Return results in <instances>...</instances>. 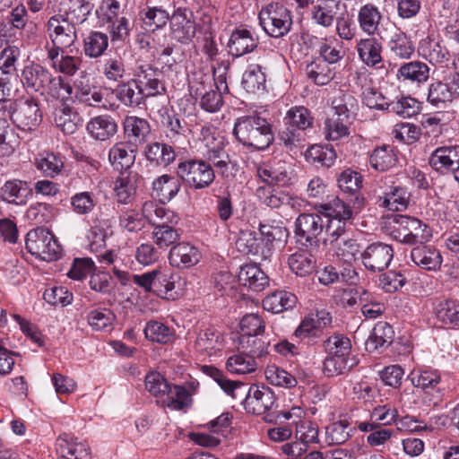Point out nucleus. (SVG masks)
Returning <instances> with one entry per match:
<instances>
[{
    "instance_id": "f257e3e1",
    "label": "nucleus",
    "mask_w": 459,
    "mask_h": 459,
    "mask_svg": "<svg viewBox=\"0 0 459 459\" xmlns=\"http://www.w3.org/2000/svg\"><path fill=\"white\" fill-rule=\"evenodd\" d=\"M160 124L165 142L146 144L144 156L150 163L166 169L176 160L175 149L189 144V129L186 122L176 113H164Z\"/></svg>"
},
{
    "instance_id": "f03ea898",
    "label": "nucleus",
    "mask_w": 459,
    "mask_h": 459,
    "mask_svg": "<svg viewBox=\"0 0 459 459\" xmlns=\"http://www.w3.org/2000/svg\"><path fill=\"white\" fill-rule=\"evenodd\" d=\"M232 133L239 143L254 150L267 149L274 139L272 125L256 113L238 117Z\"/></svg>"
},
{
    "instance_id": "7ed1b4c3",
    "label": "nucleus",
    "mask_w": 459,
    "mask_h": 459,
    "mask_svg": "<svg viewBox=\"0 0 459 459\" xmlns=\"http://www.w3.org/2000/svg\"><path fill=\"white\" fill-rule=\"evenodd\" d=\"M21 81L27 88L55 100L65 99L73 93L72 85L62 76H54L46 67L36 63L23 67Z\"/></svg>"
},
{
    "instance_id": "20e7f679",
    "label": "nucleus",
    "mask_w": 459,
    "mask_h": 459,
    "mask_svg": "<svg viewBox=\"0 0 459 459\" xmlns=\"http://www.w3.org/2000/svg\"><path fill=\"white\" fill-rule=\"evenodd\" d=\"M314 117L304 106L290 108L283 117L284 127L279 133V139L292 150L303 146L306 140V130L313 125Z\"/></svg>"
},
{
    "instance_id": "39448f33",
    "label": "nucleus",
    "mask_w": 459,
    "mask_h": 459,
    "mask_svg": "<svg viewBox=\"0 0 459 459\" xmlns=\"http://www.w3.org/2000/svg\"><path fill=\"white\" fill-rule=\"evenodd\" d=\"M259 24L264 32L275 39L287 35L292 26L291 11L278 2H272L261 8Z\"/></svg>"
},
{
    "instance_id": "423d86ee",
    "label": "nucleus",
    "mask_w": 459,
    "mask_h": 459,
    "mask_svg": "<svg viewBox=\"0 0 459 459\" xmlns=\"http://www.w3.org/2000/svg\"><path fill=\"white\" fill-rule=\"evenodd\" d=\"M306 411L299 405H294L288 409L281 410L275 417V423L283 424L284 421H290V425L295 427L296 439L304 444H318L319 429L316 423L306 420Z\"/></svg>"
},
{
    "instance_id": "0eeeda50",
    "label": "nucleus",
    "mask_w": 459,
    "mask_h": 459,
    "mask_svg": "<svg viewBox=\"0 0 459 459\" xmlns=\"http://www.w3.org/2000/svg\"><path fill=\"white\" fill-rule=\"evenodd\" d=\"M25 247L30 254L47 262L57 260L62 254L55 236L44 228L30 230L26 235Z\"/></svg>"
},
{
    "instance_id": "6e6552de",
    "label": "nucleus",
    "mask_w": 459,
    "mask_h": 459,
    "mask_svg": "<svg viewBox=\"0 0 459 459\" xmlns=\"http://www.w3.org/2000/svg\"><path fill=\"white\" fill-rule=\"evenodd\" d=\"M325 220L321 212L299 214L295 222L297 243L306 248L317 247L319 245L318 237L325 227Z\"/></svg>"
},
{
    "instance_id": "1a4fd4ad",
    "label": "nucleus",
    "mask_w": 459,
    "mask_h": 459,
    "mask_svg": "<svg viewBox=\"0 0 459 459\" xmlns=\"http://www.w3.org/2000/svg\"><path fill=\"white\" fill-rule=\"evenodd\" d=\"M12 121L24 131L34 130L42 121L39 102L32 97L20 98L12 101Z\"/></svg>"
},
{
    "instance_id": "9d476101",
    "label": "nucleus",
    "mask_w": 459,
    "mask_h": 459,
    "mask_svg": "<svg viewBox=\"0 0 459 459\" xmlns=\"http://www.w3.org/2000/svg\"><path fill=\"white\" fill-rule=\"evenodd\" d=\"M175 278L169 269L157 268L142 274H133L132 281L146 292L162 297L174 290Z\"/></svg>"
},
{
    "instance_id": "9b49d317",
    "label": "nucleus",
    "mask_w": 459,
    "mask_h": 459,
    "mask_svg": "<svg viewBox=\"0 0 459 459\" xmlns=\"http://www.w3.org/2000/svg\"><path fill=\"white\" fill-rule=\"evenodd\" d=\"M395 224L394 230L398 231L395 238L408 245L423 244L430 238L427 225L421 221L405 215L395 214L392 217Z\"/></svg>"
},
{
    "instance_id": "f8f14e48",
    "label": "nucleus",
    "mask_w": 459,
    "mask_h": 459,
    "mask_svg": "<svg viewBox=\"0 0 459 459\" xmlns=\"http://www.w3.org/2000/svg\"><path fill=\"white\" fill-rule=\"evenodd\" d=\"M394 254V248L391 245L377 241L368 244L362 250L360 260L367 271L371 273L382 272L391 264Z\"/></svg>"
},
{
    "instance_id": "ddd939ff",
    "label": "nucleus",
    "mask_w": 459,
    "mask_h": 459,
    "mask_svg": "<svg viewBox=\"0 0 459 459\" xmlns=\"http://www.w3.org/2000/svg\"><path fill=\"white\" fill-rule=\"evenodd\" d=\"M276 402L273 392L270 388L250 387L248 394L245 400V408L248 412L256 415H264V420L268 422H275V417L279 411L269 412L273 409Z\"/></svg>"
},
{
    "instance_id": "4468645a",
    "label": "nucleus",
    "mask_w": 459,
    "mask_h": 459,
    "mask_svg": "<svg viewBox=\"0 0 459 459\" xmlns=\"http://www.w3.org/2000/svg\"><path fill=\"white\" fill-rule=\"evenodd\" d=\"M189 88L191 94L199 99V106L204 111L215 113L223 106V93L213 89L206 75H202L198 81L191 82Z\"/></svg>"
},
{
    "instance_id": "2eb2a0df",
    "label": "nucleus",
    "mask_w": 459,
    "mask_h": 459,
    "mask_svg": "<svg viewBox=\"0 0 459 459\" xmlns=\"http://www.w3.org/2000/svg\"><path fill=\"white\" fill-rule=\"evenodd\" d=\"M171 37L181 44H188L195 36L196 26L193 13L178 8L170 17Z\"/></svg>"
},
{
    "instance_id": "dca6fc26",
    "label": "nucleus",
    "mask_w": 459,
    "mask_h": 459,
    "mask_svg": "<svg viewBox=\"0 0 459 459\" xmlns=\"http://www.w3.org/2000/svg\"><path fill=\"white\" fill-rule=\"evenodd\" d=\"M48 32L53 45L65 48L72 47L77 40V32L74 23L65 19L52 16L48 22Z\"/></svg>"
},
{
    "instance_id": "f3484780",
    "label": "nucleus",
    "mask_w": 459,
    "mask_h": 459,
    "mask_svg": "<svg viewBox=\"0 0 459 459\" xmlns=\"http://www.w3.org/2000/svg\"><path fill=\"white\" fill-rule=\"evenodd\" d=\"M135 76L134 79L145 99L160 95L165 91V86L160 80V71L150 65H141Z\"/></svg>"
},
{
    "instance_id": "a211bd4d",
    "label": "nucleus",
    "mask_w": 459,
    "mask_h": 459,
    "mask_svg": "<svg viewBox=\"0 0 459 459\" xmlns=\"http://www.w3.org/2000/svg\"><path fill=\"white\" fill-rule=\"evenodd\" d=\"M258 230L261 236L274 250L284 247L290 235L284 221L281 220H264L259 222Z\"/></svg>"
},
{
    "instance_id": "6ab92c4d",
    "label": "nucleus",
    "mask_w": 459,
    "mask_h": 459,
    "mask_svg": "<svg viewBox=\"0 0 459 459\" xmlns=\"http://www.w3.org/2000/svg\"><path fill=\"white\" fill-rule=\"evenodd\" d=\"M409 378L416 388H420L425 394H432L437 401L441 399L439 384L441 381L440 374L436 369L431 368H415Z\"/></svg>"
},
{
    "instance_id": "aec40b11",
    "label": "nucleus",
    "mask_w": 459,
    "mask_h": 459,
    "mask_svg": "<svg viewBox=\"0 0 459 459\" xmlns=\"http://www.w3.org/2000/svg\"><path fill=\"white\" fill-rule=\"evenodd\" d=\"M117 129V122L108 114L95 116L86 124L87 133L92 139L100 142L110 140L116 135Z\"/></svg>"
},
{
    "instance_id": "412c9836",
    "label": "nucleus",
    "mask_w": 459,
    "mask_h": 459,
    "mask_svg": "<svg viewBox=\"0 0 459 459\" xmlns=\"http://www.w3.org/2000/svg\"><path fill=\"white\" fill-rule=\"evenodd\" d=\"M356 49L359 60L368 67L380 69L384 66L383 46L376 38L361 39Z\"/></svg>"
},
{
    "instance_id": "4be33fe9",
    "label": "nucleus",
    "mask_w": 459,
    "mask_h": 459,
    "mask_svg": "<svg viewBox=\"0 0 459 459\" xmlns=\"http://www.w3.org/2000/svg\"><path fill=\"white\" fill-rule=\"evenodd\" d=\"M56 450L62 459H90L91 452L87 444L78 442L68 433H62L56 440Z\"/></svg>"
},
{
    "instance_id": "5701e85b",
    "label": "nucleus",
    "mask_w": 459,
    "mask_h": 459,
    "mask_svg": "<svg viewBox=\"0 0 459 459\" xmlns=\"http://www.w3.org/2000/svg\"><path fill=\"white\" fill-rule=\"evenodd\" d=\"M202 258L199 249L188 242H181L170 248L169 260L172 266L190 268L197 264Z\"/></svg>"
},
{
    "instance_id": "b1692460",
    "label": "nucleus",
    "mask_w": 459,
    "mask_h": 459,
    "mask_svg": "<svg viewBox=\"0 0 459 459\" xmlns=\"http://www.w3.org/2000/svg\"><path fill=\"white\" fill-rule=\"evenodd\" d=\"M238 244L244 253L261 261L269 260L275 251L262 236L258 238L255 232L242 233Z\"/></svg>"
},
{
    "instance_id": "393cba45",
    "label": "nucleus",
    "mask_w": 459,
    "mask_h": 459,
    "mask_svg": "<svg viewBox=\"0 0 459 459\" xmlns=\"http://www.w3.org/2000/svg\"><path fill=\"white\" fill-rule=\"evenodd\" d=\"M125 137L131 144L144 143L151 135V125L147 119L136 116H126L123 121Z\"/></svg>"
},
{
    "instance_id": "a878e982",
    "label": "nucleus",
    "mask_w": 459,
    "mask_h": 459,
    "mask_svg": "<svg viewBox=\"0 0 459 459\" xmlns=\"http://www.w3.org/2000/svg\"><path fill=\"white\" fill-rule=\"evenodd\" d=\"M414 246L411 250L410 256L417 266L428 271L439 269L442 264V256L437 249L424 243Z\"/></svg>"
},
{
    "instance_id": "bb28decb",
    "label": "nucleus",
    "mask_w": 459,
    "mask_h": 459,
    "mask_svg": "<svg viewBox=\"0 0 459 459\" xmlns=\"http://www.w3.org/2000/svg\"><path fill=\"white\" fill-rule=\"evenodd\" d=\"M429 164L435 170H459V145L442 146L434 151L429 157Z\"/></svg>"
},
{
    "instance_id": "cd10ccee",
    "label": "nucleus",
    "mask_w": 459,
    "mask_h": 459,
    "mask_svg": "<svg viewBox=\"0 0 459 459\" xmlns=\"http://www.w3.org/2000/svg\"><path fill=\"white\" fill-rule=\"evenodd\" d=\"M418 52L432 64H441L449 57V51L443 41L433 35H429L420 41Z\"/></svg>"
},
{
    "instance_id": "c85d7f7f",
    "label": "nucleus",
    "mask_w": 459,
    "mask_h": 459,
    "mask_svg": "<svg viewBox=\"0 0 459 459\" xmlns=\"http://www.w3.org/2000/svg\"><path fill=\"white\" fill-rule=\"evenodd\" d=\"M238 282L254 291L263 290L269 283L268 276L255 264H247L240 267Z\"/></svg>"
},
{
    "instance_id": "c756f323",
    "label": "nucleus",
    "mask_w": 459,
    "mask_h": 459,
    "mask_svg": "<svg viewBox=\"0 0 459 459\" xmlns=\"http://www.w3.org/2000/svg\"><path fill=\"white\" fill-rule=\"evenodd\" d=\"M116 98L126 107H139L146 100L135 79L117 85L113 90Z\"/></svg>"
},
{
    "instance_id": "7c9ffc66",
    "label": "nucleus",
    "mask_w": 459,
    "mask_h": 459,
    "mask_svg": "<svg viewBox=\"0 0 459 459\" xmlns=\"http://www.w3.org/2000/svg\"><path fill=\"white\" fill-rule=\"evenodd\" d=\"M258 45V39L246 29L235 30L230 38L229 52L234 56H241L252 52Z\"/></svg>"
},
{
    "instance_id": "2f4dec72",
    "label": "nucleus",
    "mask_w": 459,
    "mask_h": 459,
    "mask_svg": "<svg viewBox=\"0 0 459 459\" xmlns=\"http://www.w3.org/2000/svg\"><path fill=\"white\" fill-rule=\"evenodd\" d=\"M223 337L219 331L207 328L199 332L195 340V349L200 353L212 356L223 349Z\"/></svg>"
},
{
    "instance_id": "473e14b6",
    "label": "nucleus",
    "mask_w": 459,
    "mask_h": 459,
    "mask_svg": "<svg viewBox=\"0 0 459 459\" xmlns=\"http://www.w3.org/2000/svg\"><path fill=\"white\" fill-rule=\"evenodd\" d=\"M357 20L364 33L374 36L379 30L382 13L374 4L368 3L359 9Z\"/></svg>"
},
{
    "instance_id": "72a5a7b5",
    "label": "nucleus",
    "mask_w": 459,
    "mask_h": 459,
    "mask_svg": "<svg viewBox=\"0 0 459 459\" xmlns=\"http://www.w3.org/2000/svg\"><path fill=\"white\" fill-rule=\"evenodd\" d=\"M108 159L115 170L124 172L134 165L135 152L126 143H117L109 150Z\"/></svg>"
},
{
    "instance_id": "f704fd0d",
    "label": "nucleus",
    "mask_w": 459,
    "mask_h": 459,
    "mask_svg": "<svg viewBox=\"0 0 459 459\" xmlns=\"http://www.w3.org/2000/svg\"><path fill=\"white\" fill-rule=\"evenodd\" d=\"M297 304V297L286 290H276L263 300V307L273 314L292 309Z\"/></svg>"
},
{
    "instance_id": "c9c22d12",
    "label": "nucleus",
    "mask_w": 459,
    "mask_h": 459,
    "mask_svg": "<svg viewBox=\"0 0 459 459\" xmlns=\"http://www.w3.org/2000/svg\"><path fill=\"white\" fill-rule=\"evenodd\" d=\"M393 327L386 322H378L366 341V350L373 352L379 348L388 347L394 340Z\"/></svg>"
},
{
    "instance_id": "e433bc0d",
    "label": "nucleus",
    "mask_w": 459,
    "mask_h": 459,
    "mask_svg": "<svg viewBox=\"0 0 459 459\" xmlns=\"http://www.w3.org/2000/svg\"><path fill=\"white\" fill-rule=\"evenodd\" d=\"M359 364L356 357H340L327 355L323 363V373L327 377H333L351 371Z\"/></svg>"
},
{
    "instance_id": "4c0bfd02",
    "label": "nucleus",
    "mask_w": 459,
    "mask_h": 459,
    "mask_svg": "<svg viewBox=\"0 0 459 459\" xmlns=\"http://www.w3.org/2000/svg\"><path fill=\"white\" fill-rule=\"evenodd\" d=\"M108 48V36L101 31L91 30L82 39V51L85 56L99 58Z\"/></svg>"
},
{
    "instance_id": "58836bf2",
    "label": "nucleus",
    "mask_w": 459,
    "mask_h": 459,
    "mask_svg": "<svg viewBox=\"0 0 459 459\" xmlns=\"http://www.w3.org/2000/svg\"><path fill=\"white\" fill-rule=\"evenodd\" d=\"M153 192L160 199V202L165 204L169 202L180 189V178L178 174L171 176L162 174L153 183Z\"/></svg>"
},
{
    "instance_id": "ea45409f",
    "label": "nucleus",
    "mask_w": 459,
    "mask_h": 459,
    "mask_svg": "<svg viewBox=\"0 0 459 459\" xmlns=\"http://www.w3.org/2000/svg\"><path fill=\"white\" fill-rule=\"evenodd\" d=\"M140 178L138 174H121L114 185V192L118 204H129L135 195L137 183Z\"/></svg>"
},
{
    "instance_id": "a19ab883",
    "label": "nucleus",
    "mask_w": 459,
    "mask_h": 459,
    "mask_svg": "<svg viewBox=\"0 0 459 459\" xmlns=\"http://www.w3.org/2000/svg\"><path fill=\"white\" fill-rule=\"evenodd\" d=\"M338 186L343 193L353 195V207L359 211L364 204V198L359 191L363 186L361 174H340L337 178Z\"/></svg>"
},
{
    "instance_id": "79ce46f5",
    "label": "nucleus",
    "mask_w": 459,
    "mask_h": 459,
    "mask_svg": "<svg viewBox=\"0 0 459 459\" xmlns=\"http://www.w3.org/2000/svg\"><path fill=\"white\" fill-rule=\"evenodd\" d=\"M429 66L426 63L411 61L402 65L396 75L398 79L420 84L429 80Z\"/></svg>"
},
{
    "instance_id": "37998d69",
    "label": "nucleus",
    "mask_w": 459,
    "mask_h": 459,
    "mask_svg": "<svg viewBox=\"0 0 459 459\" xmlns=\"http://www.w3.org/2000/svg\"><path fill=\"white\" fill-rule=\"evenodd\" d=\"M339 0H316L313 6L312 19L323 27H330L339 10Z\"/></svg>"
},
{
    "instance_id": "c03bdc74",
    "label": "nucleus",
    "mask_w": 459,
    "mask_h": 459,
    "mask_svg": "<svg viewBox=\"0 0 459 459\" xmlns=\"http://www.w3.org/2000/svg\"><path fill=\"white\" fill-rule=\"evenodd\" d=\"M110 227V218H102L101 215L91 218V228L87 233L91 250L97 251L106 246L107 230Z\"/></svg>"
},
{
    "instance_id": "a18cd8bd",
    "label": "nucleus",
    "mask_w": 459,
    "mask_h": 459,
    "mask_svg": "<svg viewBox=\"0 0 459 459\" xmlns=\"http://www.w3.org/2000/svg\"><path fill=\"white\" fill-rule=\"evenodd\" d=\"M266 67L252 65L243 74L242 87L250 93L263 91L265 89Z\"/></svg>"
},
{
    "instance_id": "49530a36",
    "label": "nucleus",
    "mask_w": 459,
    "mask_h": 459,
    "mask_svg": "<svg viewBox=\"0 0 459 459\" xmlns=\"http://www.w3.org/2000/svg\"><path fill=\"white\" fill-rule=\"evenodd\" d=\"M306 74L316 85L324 86L334 78L335 71L327 62L315 58L307 65Z\"/></svg>"
},
{
    "instance_id": "de8ad7c7",
    "label": "nucleus",
    "mask_w": 459,
    "mask_h": 459,
    "mask_svg": "<svg viewBox=\"0 0 459 459\" xmlns=\"http://www.w3.org/2000/svg\"><path fill=\"white\" fill-rule=\"evenodd\" d=\"M409 195L407 191L400 186H392L389 190L378 198V205L387 208L389 211L399 212L406 209Z\"/></svg>"
},
{
    "instance_id": "09e8293b",
    "label": "nucleus",
    "mask_w": 459,
    "mask_h": 459,
    "mask_svg": "<svg viewBox=\"0 0 459 459\" xmlns=\"http://www.w3.org/2000/svg\"><path fill=\"white\" fill-rule=\"evenodd\" d=\"M454 99V90L448 83L441 81H436L429 85L427 101L437 108H443L452 102Z\"/></svg>"
},
{
    "instance_id": "8fccbe9b",
    "label": "nucleus",
    "mask_w": 459,
    "mask_h": 459,
    "mask_svg": "<svg viewBox=\"0 0 459 459\" xmlns=\"http://www.w3.org/2000/svg\"><path fill=\"white\" fill-rule=\"evenodd\" d=\"M332 250L339 261L349 265L355 262L362 252L358 240L348 237L332 246Z\"/></svg>"
},
{
    "instance_id": "3c124183",
    "label": "nucleus",
    "mask_w": 459,
    "mask_h": 459,
    "mask_svg": "<svg viewBox=\"0 0 459 459\" xmlns=\"http://www.w3.org/2000/svg\"><path fill=\"white\" fill-rule=\"evenodd\" d=\"M227 370L235 375L250 374L256 370L257 362L248 353L238 352L230 356L226 362Z\"/></svg>"
},
{
    "instance_id": "603ef678",
    "label": "nucleus",
    "mask_w": 459,
    "mask_h": 459,
    "mask_svg": "<svg viewBox=\"0 0 459 459\" xmlns=\"http://www.w3.org/2000/svg\"><path fill=\"white\" fill-rule=\"evenodd\" d=\"M350 119L334 114L325 121V134L329 141L346 138L350 134Z\"/></svg>"
},
{
    "instance_id": "864d4df0",
    "label": "nucleus",
    "mask_w": 459,
    "mask_h": 459,
    "mask_svg": "<svg viewBox=\"0 0 459 459\" xmlns=\"http://www.w3.org/2000/svg\"><path fill=\"white\" fill-rule=\"evenodd\" d=\"M28 186L25 181H7L1 191V198L9 204L23 205L26 204Z\"/></svg>"
},
{
    "instance_id": "5fc2aeb1",
    "label": "nucleus",
    "mask_w": 459,
    "mask_h": 459,
    "mask_svg": "<svg viewBox=\"0 0 459 459\" xmlns=\"http://www.w3.org/2000/svg\"><path fill=\"white\" fill-rule=\"evenodd\" d=\"M420 102L416 99L400 95L390 100L387 111L403 117H411L420 113Z\"/></svg>"
},
{
    "instance_id": "6e6d98bb",
    "label": "nucleus",
    "mask_w": 459,
    "mask_h": 459,
    "mask_svg": "<svg viewBox=\"0 0 459 459\" xmlns=\"http://www.w3.org/2000/svg\"><path fill=\"white\" fill-rule=\"evenodd\" d=\"M369 163L375 170L384 172L388 170L396 163V156L390 145L377 147L369 156Z\"/></svg>"
},
{
    "instance_id": "4d7b16f0",
    "label": "nucleus",
    "mask_w": 459,
    "mask_h": 459,
    "mask_svg": "<svg viewBox=\"0 0 459 459\" xmlns=\"http://www.w3.org/2000/svg\"><path fill=\"white\" fill-rule=\"evenodd\" d=\"M306 158L315 164L317 169H329L336 160V153L332 148L313 145L307 151Z\"/></svg>"
},
{
    "instance_id": "13d9d810",
    "label": "nucleus",
    "mask_w": 459,
    "mask_h": 459,
    "mask_svg": "<svg viewBox=\"0 0 459 459\" xmlns=\"http://www.w3.org/2000/svg\"><path fill=\"white\" fill-rule=\"evenodd\" d=\"M56 126L65 134H73L78 129L79 115L69 107L56 108L54 113Z\"/></svg>"
},
{
    "instance_id": "bf43d9fd",
    "label": "nucleus",
    "mask_w": 459,
    "mask_h": 459,
    "mask_svg": "<svg viewBox=\"0 0 459 459\" xmlns=\"http://www.w3.org/2000/svg\"><path fill=\"white\" fill-rule=\"evenodd\" d=\"M318 212L324 215L325 219H340L344 221L350 220L353 213L350 205L339 197H335L330 202L321 204Z\"/></svg>"
},
{
    "instance_id": "052dcab7",
    "label": "nucleus",
    "mask_w": 459,
    "mask_h": 459,
    "mask_svg": "<svg viewBox=\"0 0 459 459\" xmlns=\"http://www.w3.org/2000/svg\"><path fill=\"white\" fill-rule=\"evenodd\" d=\"M265 321L257 313L245 315L239 322L240 336L246 338L250 336H262L265 331Z\"/></svg>"
},
{
    "instance_id": "680f3d73",
    "label": "nucleus",
    "mask_w": 459,
    "mask_h": 459,
    "mask_svg": "<svg viewBox=\"0 0 459 459\" xmlns=\"http://www.w3.org/2000/svg\"><path fill=\"white\" fill-rule=\"evenodd\" d=\"M86 319L92 330L109 332L113 329L116 316L110 309L100 308L91 310Z\"/></svg>"
},
{
    "instance_id": "e2e57ef3",
    "label": "nucleus",
    "mask_w": 459,
    "mask_h": 459,
    "mask_svg": "<svg viewBox=\"0 0 459 459\" xmlns=\"http://www.w3.org/2000/svg\"><path fill=\"white\" fill-rule=\"evenodd\" d=\"M100 67V72L108 81L120 82L126 74L124 59L118 55L104 58Z\"/></svg>"
},
{
    "instance_id": "0e129e2a",
    "label": "nucleus",
    "mask_w": 459,
    "mask_h": 459,
    "mask_svg": "<svg viewBox=\"0 0 459 459\" xmlns=\"http://www.w3.org/2000/svg\"><path fill=\"white\" fill-rule=\"evenodd\" d=\"M324 351L327 355L340 357H354L351 354V340L343 334H333L323 342Z\"/></svg>"
},
{
    "instance_id": "69168bd1",
    "label": "nucleus",
    "mask_w": 459,
    "mask_h": 459,
    "mask_svg": "<svg viewBox=\"0 0 459 459\" xmlns=\"http://www.w3.org/2000/svg\"><path fill=\"white\" fill-rule=\"evenodd\" d=\"M288 264L296 275L306 277L314 272L316 260L307 254L297 252L289 256Z\"/></svg>"
},
{
    "instance_id": "338daca9",
    "label": "nucleus",
    "mask_w": 459,
    "mask_h": 459,
    "mask_svg": "<svg viewBox=\"0 0 459 459\" xmlns=\"http://www.w3.org/2000/svg\"><path fill=\"white\" fill-rule=\"evenodd\" d=\"M140 20L145 25V30L149 31H155L158 29L164 27L169 19V13L160 8L153 7L143 10L139 13Z\"/></svg>"
},
{
    "instance_id": "774afa93",
    "label": "nucleus",
    "mask_w": 459,
    "mask_h": 459,
    "mask_svg": "<svg viewBox=\"0 0 459 459\" xmlns=\"http://www.w3.org/2000/svg\"><path fill=\"white\" fill-rule=\"evenodd\" d=\"M353 429L347 420H340L326 427L325 435L329 445L345 443L351 436Z\"/></svg>"
}]
</instances>
